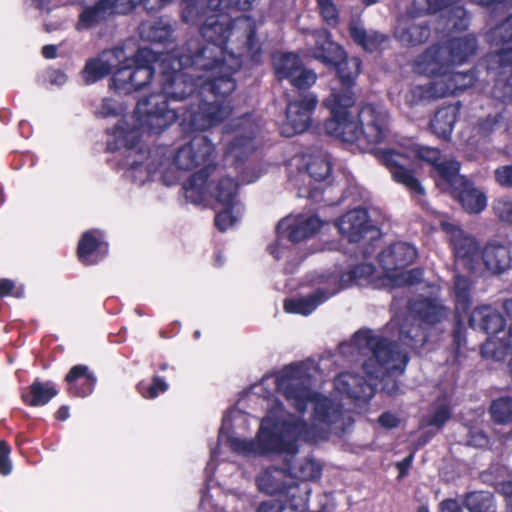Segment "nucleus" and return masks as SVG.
I'll use <instances>...</instances> for the list:
<instances>
[{
  "label": "nucleus",
  "mask_w": 512,
  "mask_h": 512,
  "mask_svg": "<svg viewBox=\"0 0 512 512\" xmlns=\"http://www.w3.org/2000/svg\"><path fill=\"white\" fill-rule=\"evenodd\" d=\"M471 287V282L464 276H456L455 277V295L457 302L463 306L465 309L469 303V291Z\"/></svg>",
  "instance_id": "603ef678"
},
{
  "label": "nucleus",
  "mask_w": 512,
  "mask_h": 512,
  "mask_svg": "<svg viewBox=\"0 0 512 512\" xmlns=\"http://www.w3.org/2000/svg\"><path fill=\"white\" fill-rule=\"evenodd\" d=\"M242 212V205L222 207L215 217V224L221 231H226L239 220Z\"/></svg>",
  "instance_id": "a18cd8bd"
},
{
  "label": "nucleus",
  "mask_w": 512,
  "mask_h": 512,
  "mask_svg": "<svg viewBox=\"0 0 512 512\" xmlns=\"http://www.w3.org/2000/svg\"><path fill=\"white\" fill-rule=\"evenodd\" d=\"M242 57H225L210 60L209 68L199 67L202 80L199 81L201 93L211 91L214 96H226L235 90V82L231 75L241 66Z\"/></svg>",
  "instance_id": "2eb2a0df"
},
{
  "label": "nucleus",
  "mask_w": 512,
  "mask_h": 512,
  "mask_svg": "<svg viewBox=\"0 0 512 512\" xmlns=\"http://www.w3.org/2000/svg\"><path fill=\"white\" fill-rule=\"evenodd\" d=\"M411 312L422 321L434 324L447 317V310L438 299L423 298L411 303Z\"/></svg>",
  "instance_id": "473e14b6"
},
{
  "label": "nucleus",
  "mask_w": 512,
  "mask_h": 512,
  "mask_svg": "<svg viewBox=\"0 0 512 512\" xmlns=\"http://www.w3.org/2000/svg\"><path fill=\"white\" fill-rule=\"evenodd\" d=\"M317 105V98L314 94L300 95L297 99L290 101L286 110V124L283 133L287 137L302 133L310 125L311 113Z\"/></svg>",
  "instance_id": "a211bd4d"
},
{
  "label": "nucleus",
  "mask_w": 512,
  "mask_h": 512,
  "mask_svg": "<svg viewBox=\"0 0 512 512\" xmlns=\"http://www.w3.org/2000/svg\"><path fill=\"white\" fill-rule=\"evenodd\" d=\"M232 113L229 102L204 101L199 97L180 111L179 120L194 131H206L218 126Z\"/></svg>",
  "instance_id": "4468645a"
},
{
  "label": "nucleus",
  "mask_w": 512,
  "mask_h": 512,
  "mask_svg": "<svg viewBox=\"0 0 512 512\" xmlns=\"http://www.w3.org/2000/svg\"><path fill=\"white\" fill-rule=\"evenodd\" d=\"M215 146L203 135L193 137L176 150L173 160L179 170L189 171L204 165V168L193 174L186 183L185 195L194 203H200L206 193V181L210 171L216 169L211 165Z\"/></svg>",
  "instance_id": "423d86ee"
},
{
  "label": "nucleus",
  "mask_w": 512,
  "mask_h": 512,
  "mask_svg": "<svg viewBox=\"0 0 512 512\" xmlns=\"http://www.w3.org/2000/svg\"><path fill=\"white\" fill-rule=\"evenodd\" d=\"M339 232L349 242H359L367 233H372L371 239L377 235L368 223V215L364 209H354L343 215L336 223Z\"/></svg>",
  "instance_id": "5701e85b"
},
{
  "label": "nucleus",
  "mask_w": 512,
  "mask_h": 512,
  "mask_svg": "<svg viewBox=\"0 0 512 512\" xmlns=\"http://www.w3.org/2000/svg\"><path fill=\"white\" fill-rule=\"evenodd\" d=\"M450 418V410L447 405L441 404L427 420L430 426L441 428Z\"/></svg>",
  "instance_id": "5fc2aeb1"
},
{
  "label": "nucleus",
  "mask_w": 512,
  "mask_h": 512,
  "mask_svg": "<svg viewBox=\"0 0 512 512\" xmlns=\"http://www.w3.org/2000/svg\"><path fill=\"white\" fill-rule=\"evenodd\" d=\"M160 178L168 186L175 184L178 180V176H177L176 172L170 171V170L161 171Z\"/></svg>",
  "instance_id": "e2e57ef3"
},
{
  "label": "nucleus",
  "mask_w": 512,
  "mask_h": 512,
  "mask_svg": "<svg viewBox=\"0 0 512 512\" xmlns=\"http://www.w3.org/2000/svg\"><path fill=\"white\" fill-rule=\"evenodd\" d=\"M99 230L85 232L78 244V256L85 264H93L96 261L89 260L94 253L104 255L107 252V244L101 241Z\"/></svg>",
  "instance_id": "f704fd0d"
},
{
  "label": "nucleus",
  "mask_w": 512,
  "mask_h": 512,
  "mask_svg": "<svg viewBox=\"0 0 512 512\" xmlns=\"http://www.w3.org/2000/svg\"><path fill=\"white\" fill-rule=\"evenodd\" d=\"M103 64L100 56L86 63L83 70V78L87 84L95 83L110 74L106 65Z\"/></svg>",
  "instance_id": "49530a36"
},
{
  "label": "nucleus",
  "mask_w": 512,
  "mask_h": 512,
  "mask_svg": "<svg viewBox=\"0 0 512 512\" xmlns=\"http://www.w3.org/2000/svg\"><path fill=\"white\" fill-rule=\"evenodd\" d=\"M330 66L336 68L340 81L345 86V88L336 90L340 92L350 91L349 87L360 73L361 60L357 57L344 59L343 55L335 64H330Z\"/></svg>",
  "instance_id": "e433bc0d"
},
{
  "label": "nucleus",
  "mask_w": 512,
  "mask_h": 512,
  "mask_svg": "<svg viewBox=\"0 0 512 512\" xmlns=\"http://www.w3.org/2000/svg\"><path fill=\"white\" fill-rule=\"evenodd\" d=\"M504 310H505L508 320L510 322L507 343H505V347L512 348V299L505 301Z\"/></svg>",
  "instance_id": "bf43d9fd"
},
{
  "label": "nucleus",
  "mask_w": 512,
  "mask_h": 512,
  "mask_svg": "<svg viewBox=\"0 0 512 512\" xmlns=\"http://www.w3.org/2000/svg\"><path fill=\"white\" fill-rule=\"evenodd\" d=\"M492 418L501 424L512 421V398L503 397L491 405Z\"/></svg>",
  "instance_id": "de8ad7c7"
},
{
  "label": "nucleus",
  "mask_w": 512,
  "mask_h": 512,
  "mask_svg": "<svg viewBox=\"0 0 512 512\" xmlns=\"http://www.w3.org/2000/svg\"><path fill=\"white\" fill-rule=\"evenodd\" d=\"M260 491L269 495L285 494L287 490L297 491V482L285 470L269 468L263 471L257 478Z\"/></svg>",
  "instance_id": "b1692460"
},
{
  "label": "nucleus",
  "mask_w": 512,
  "mask_h": 512,
  "mask_svg": "<svg viewBox=\"0 0 512 512\" xmlns=\"http://www.w3.org/2000/svg\"><path fill=\"white\" fill-rule=\"evenodd\" d=\"M412 459H413V455L410 454L404 460H402L401 462H399L397 464V468L399 470V476L400 477H403L407 473L408 469L411 466Z\"/></svg>",
  "instance_id": "774afa93"
},
{
  "label": "nucleus",
  "mask_w": 512,
  "mask_h": 512,
  "mask_svg": "<svg viewBox=\"0 0 512 512\" xmlns=\"http://www.w3.org/2000/svg\"><path fill=\"white\" fill-rule=\"evenodd\" d=\"M57 390L51 382H34L30 386V392L23 395V400L31 406H40L47 404L54 396Z\"/></svg>",
  "instance_id": "58836bf2"
},
{
  "label": "nucleus",
  "mask_w": 512,
  "mask_h": 512,
  "mask_svg": "<svg viewBox=\"0 0 512 512\" xmlns=\"http://www.w3.org/2000/svg\"><path fill=\"white\" fill-rule=\"evenodd\" d=\"M457 116L458 108L456 106L450 105L439 109L430 121L431 130L438 137L448 139L452 133Z\"/></svg>",
  "instance_id": "72a5a7b5"
},
{
  "label": "nucleus",
  "mask_w": 512,
  "mask_h": 512,
  "mask_svg": "<svg viewBox=\"0 0 512 512\" xmlns=\"http://www.w3.org/2000/svg\"><path fill=\"white\" fill-rule=\"evenodd\" d=\"M379 423L386 428H394L399 424V419L392 413H383L379 417Z\"/></svg>",
  "instance_id": "680f3d73"
},
{
  "label": "nucleus",
  "mask_w": 512,
  "mask_h": 512,
  "mask_svg": "<svg viewBox=\"0 0 512 512\" xmlns=\"http://www.w3.org/2000/svg\"><path fill=\"white\" fill-rule=\"evenodd\" d=\"M372 151L379 161L389 169L393 180L403 185L413 196L419 198L424 196L425 189L414 176L412 170L408 168L412 159H420L432 164L437 172V177H439L437 166L453 161H439V150L416 144L408 147L401 146L397 149L374 148Z\"/></svg>",
  "instance_id": "39448f33"
},
{
  "label": "nucleus",
  "mask_w": 512,
  "mask_h": 512,
  "mask_svg": "<svg viewBox=\"0 0 512 512\" xmlns=\"http://www.w3.org/2000/svg\"><path fill=\"white\" fill-rule=\"evenodd\" d=\"M474 35L453 37L446 42L430 46L414 62L418 74L447 73L450 68L465 63L477 50Z\"/></svg>",
  "instance_id": "6e6552de"
},
{
  "label": "nucleus",
  "mask_w": 512,
  "mask_h": 512,
  "mask_svg": "<svg viewBox=\"0 0 512 512\" xmlns=\"http://www.w3.org/2000/svg\"><path fill=\"white\" fill-rule=\"evenodd\" d=\"M374 267L371 264H360L355 266L347 273L340 276L334 273L322 274L319 276L320 284H329L331 293L335 294L341 289L351 287L353 285H365L374 281Z\"/></svg>",
  "instance_id": "412c9836"
},
{
  "label": "nucleus",
  "mask_w": 512,
  "mask_h": 512,
  "mask_svg": "<svg viewBox=\"0 0 512 512\" xmlns=\"http://www.w3.org/2000/svg\"><path fill=\"white\" fill-rule=\"evenodd\" d=\"M273 63L276 76L288 79L298 89H307L317 80L316 73L305 68L299 56L294 53L276 54Z\"/></svg>",
  "instance_id": "f3484780"
},
{
  "label": "nucleus",
  "mask_w": 512,
  "mask_h": 512,
  "mask_svg": "<svg viewBox=\"0 0 512 512\" xmlns=\"http://www.w3.org/2000/svg\"><path fill=\"white\" fill-rule=\"evenodd\" d=\"M66 80H67L66 75L61 71L55 70V71L51 72V74H50V81L52 84L61 86V85L65 84Z\"/></svg>",
  "instance_id": "338daca9"
},
{
  "label": "nucleus",
  "mask_w": 512,
  "mask_h": 512,
  "mask_svg": "<svg viewBox=\"0 0 512 512\" xmlns=\"http://www.w3.org/2000/svg\"><path fill=\"white\" fill-rule=\"evenodd\" d=\"M287 465L290 471L289 475L293 477L294 481L296 479L313 480L320 476L321 467L312 459L304 458L295 464H292L291 459H289L287 460Z\"/></svg>",
  "instance_id": "ea45409f"
},
{
  "label": "nucleus",
  "mask_w": 512,
  "mask_h": 512,
  "mask_svg": "<svg viewBox=\"0 0 512 512\" xmlns=\"http://www.w3.org/2000/svg\"><path fill=\"white\" fill-rule=\"evenodd\" d=\"M464 505L470 512H494L493 496L488 492L468 494Z\"/></svg>",
  "instance_id": "37998d69"
},
{
  "label": "nucleus",
  "mask_w": 512,
  "mask_h": 512,
  "mask_svg": "<svg viewBox=\"0 0 512 512\" xmlns=\"http://www.w3.org/2000/svg\"><path fill=\"white\" fill-rule=\"evenodd\" d=\"M490 209L498 222L512 226V196L500 195L493 198Z\"/></svg>",
  "instance_id": "79ce46f5"
},
{
  "label": "nucleus",
  "mask_w": 512,
  "mask_h": 512,
  "mask_svg": "<svg viewBox=\"0 0 512 512\" xmlns=\"http://www.w3.org/2000/svg\"><path fill=\"white\" fill-rule=\"evenodd\" d=\"M354 104L351 91L340 92L333 88L324 100V106L331 113V118L325 122L326 132L344 143H356L360 148L382 143L389 135L387 110L382 105L367 104L356 120L350 112Z\"/></svg>",
  "instance_id": "20e7f679"
},
{
  "label": "nucleus",
  "mask_w": 512,
  "mask_h": 512,
  "mask_svg": "<svg viewBox=\"0 0 512 512\" xmlns=\"http://www.w3.org/2000/svg\"><path fill=\"white\" fill-rule=\"evenodd\" d=\"M208 192L221 207L241 205L238 198V184L230 177H223L213 184H206L205 194Z\"/></svg>",
  "instance_id": "c85d7f7f"
},
{
  "label": "nucleus",
  "mask_w": 512,
  "mask_h": 512,
  "mask_svg": "<svg viewBox=\"0 0 512 512\" xmlns=\"http://www.w3.org/2000/svg\"><path fill=\"white\" fill-rule=\"evenodd\" d=\"M488 39L495 46L503 45L489 56L488 70L496 78L493 96L507 101L512 99V14L489 32Z\"/></svg>",
  "instance_id": "1a4fd4ad"
},
{
  "label": "nucleus",
  "mask_w": 512,
  "mask_h": 512,
  "mask_svg": "<svg viewBox=\"0 0 512 512\" xmlns=\"http://www.w3.org/2000/svg\"><path fill=\"white\" fill-rule=\"evenodd\" d=\"M349 30L352 39L366 51L372 52L386 41V37L383 34L376 31H366L357 24H352Z\"/></svg>",
  "instance_id": "4c0bfd02"
},
{
  "label": "nucleus",
  "mask_w": 512,
  "mask_h": 512,
  "mask_svg": "<svg viewBox=\"0 0 512 512\" xmlns=\"http://www.w3.org/2000/svg\"><path fill=\"white\" fill-rule=\"evenodd\" d=\"M469 324L472 328L482 330L492 336L503 332L505 320L496 309L482 305L472 311Z\"/></svg>",
  "instance_id": "393cba45"
},
{
  "label": "nucleus",
  "mask_w": 512,
  "mask_h": 512,
  "mask_svg": "<svg viewBox=\"0 0 512 512\" xmlns=\"http://www.w3.org/2000/svg\"><path fill=\"white\" fill-rule=\"evenodd\" d=\"M65 380L68 384V392L79 397H85L90 394L96 381L85 365L72 367Z\"/></svg>",
  "instance_id": "c756f323"
},
{
  "label": "nucleus",
  "mask_w": 512,
  "mask_h": 512,
  "mask_svg": "<svg viewBox=\"0 0 512 512\" xmlns=\"http://www.w3.org/2000/svg\"><path fill=\"white\" fill-rule=\"evenodd\" d=\"M459 170L460 164L457 161L438 165L436 185L456 197L466 212L479 214L487 206L486 194L460 175Z\"/></svg>",
  "instance_id": "9b49d317"
},
{
  "label": "nucleus",
  "mask_w": 512,
  "mask_h": 512,
  "mask_svg": "<svg viewBox=\"0 0 512 512\" xmlns=\"http://www.w3.org/2000/svg\"><path fill=\"white\" fill-rule=\"evenodd\" d=\"M319 11L327 22H336L338 11L332 0H317Z\"/></svg>",
  "instance_id": "6e6d98bb"
},
{
  "label": "nucleus",
  "mask_w": 512,
  "mask_h": 512,
  "mask_svg": "<svg viewBox=\"0 0 512 512\" xmlns=\"http://www.w3.org/2000/svg\"><path fill=\"white\" fill-rule=\"evenodd\" d=\"M260 120L251 114L232 118L224 127V154L227 158L241 160L257 147Z\"/></svg>",
  "instance_id": "f8f14e48"
},
{
  "label": "nucleus",
  "mask_w": 512,
  "mask_h": 512,
  "mask_svg": "<svg viewBox=\"0 0 512 512\" xmlns=\"http://www.w3.org/2000/svg\"><path fill=\"white\" fill-rule=\"evenodd\" d=\"M427 75L438 76L437 80L440 88L448 89V91L445 93V97L456 94L460 91H464L465 89L471 87L476 79L474 71H468L465 73L453 72V68H450L449 71L445 74L436 73Z\"/></svg>",
  "instance_id": "2f4dec72"
},
{
  "label": "nucleus",
  "mask_w": 512,
  "mask_h": 512,
  "mask_svg": "<svg viewBox=\"0 0 512 512\" xmlns=\"http://www.w3.org/2000/svg\"><path fill=\"white\" fill-rule=\"evenodd\" d=\"M430 30L422 20L407 16L398 20L395 28L396 38L404 45H418L428 39Z\"/></svg>",
  "instance_id": "a878e982"
},
{
  "label": "nucleus",
  "mask_w": 512,
  "mask_h": 512,
  "mask_svg": "<svg viewBox=\"0 0 512 512\" xmlns=\"http://www.w3.org/2000/svg\"><path fill=\"white\" fill-rule=\"evenodd\" d=\"M439 512H463L460 504L454 499L443 500L439 504Z\"/></svg>",
  "instance_id": "052dcab7"
},
{
  "label": "nucleus",
  "mask_w": 512,
  "mask_h": 512,
  "mask_svg": "<svg viewBox=\"0 0 512 512\" xmlns=\"http://www.w3.org/2000/svg\"><path fill=\"white\" fill-rule=\"evenodd\" d=\"M258 512H281V507L274 501H268L259 506Z\"/></svg>",
  "instance_id": "69168bd1"
},
{
  "label": "nucleus",
  "mask_w": 512,
  "mask_h": 512,
  "mask_svg": "<svg viewBox=\"0 0 512 512\" xmlns=\"http://www.w3.org/2000/svg\"><path fill=\"white\" fill-rule=\"evenodd\" d=\"M416 256V249L406 242H397L387 247L379 255V264L384 275L376 285L394 288L418 282L422 277L420 270H405Z\"/></svg>",
  "instance_id": "9d476101"
},
{
  "label": "nucleus",
  "mask_w": 512,
  "mask_h": 512,
  "mask_svg": "<svg viewBox=\"0 0 512 512\" xmlns=\"http://www.w3.org/2000/svg\"><path fill=\"white\" fill-rule=\"evenodd\" d=\"M331 172V163L326 154L313 156L306 164V169L300 171L295 179V183L304 184L299 187V196L307 197L318 201L320 188L312 185V181L321 182L325 180Z\"/></svg>",
  "instance_id": "6ab92c4d"
},
{
  "label": "nucleus",
  "mask_w": 512,
  "mask_h": 512,
  "mask_svg": "<svg viewBox=\"0 0 512 512\" xmlns=\"http://www.w3.org/2000/svg\"><path fill=\"white\" fill-rule=\"evenodd\" d=\"M448 89H442L438 85V80L427 84L415 85L405 95V101L409 105H414L422 100L438 99L445 97Z\"/></svg>",
  "instance_id": "c9c22d12"
},
{
  "label": "nucleus",
  "mask_w": 512,
  "mask_h": 512,
  "mask_svg": "<svg viewBox=\"0 0 512 512\" xmlns=\"http://www.w3.org/2000/svg\"><path fill=\"white\" fill-rule=\"evenodd\" d=\"M308 383L309 378L303 366L286 367L277 376L276 386L299 414L288 413L283 405L275 400L267 415L261 420L256 437L246 440L225 436L224 429L230 419L240 416L239 411H231L223 419L219 441L225 442L234 452L245 456L279 453L293 458L298 452L299 440L324 438L328 433L341 429V406L327 397L312 392L308 388Z\"/></svg>",
  "instance_id": "f257e3e1"
},
{
  "label": "nucleus",
  "mask_w": 512,
  "mask_h": 512,
  "mask_svg": "<svg viewBox=\"0 0 512 512\" xmlns=\"http://www.w3.org/2000/svg\"><path fill=\"white\" fill-rule=\"evenodd\" d=\"M103 61V65H106L109 73H111L114 69L121 68L122 66L132 62V59H129L125 49L123 47H114L109 50H104L99 54Z\"/></svg>",
  "instance_id": "c03bdc74"
},
{
  "label": "nucleus",
  "mask_w": 512,
  "mask_h": 512,
  "mask_svg": "<svg viewBox=\"0 0 512 512\" xmlns=\"http://www.w3.org/2000/svg\"><path fill=\"white\" fill-rule=\"evenodd\" d=\"M143 3L150 12L161 9L151 0H80L81 11L75 25L77 31L89 30L115 13H127L135 5Z\"/></svg>",
  "instance_id": "ddd939ff"
},
{
  "label": "nucleus",
  "mask_w": 512,
  "mask_h": 512,
  "mask_svg": "<svg viewBox=\"0 0 512 512\" xmlns=\"http://www.w3.org/2000/svg\"><path fill=\"white\" fill-rule=\"evenodd\" d=\"M153 76L149 65H134V60L115 71L113 87L120 93L129 94L146 86Z\"/></svg>",
  "instance_id": "aec40b11"
},
{
  "label": "nucleus",
  "mask_w": 512,
  "mask_h": 512,
  "mask_svg": "<svg viewBox=\"0 0 512 512\" xmlns=\"http://www.w3.org/2000/svg\"><path fill=\"white\" fill-rule=\"evenodd\" d=\"M118 111L117 103L112 99H103L98 114L102 117L115 115Z\"/></svg>",
  "instance_id": "4d7b16f0"
},
{
  "label": "nucleus",
  "mask_w": 512,
  "mask_h": 512,
  "mask_svg": "<svg viewBox=\"0 0 512 512\" xmlns=\"http://www.w3.org/2000/svg\"><path fill=\"white\" fill-rule=\"evenodd\" d=\"M310 493V489L307 485L300 487L297 484V491H289L284 494L288 498L289 507L294 510L304 509L308 502V495Z\"/></svg>",
  "instance_id": "8fccbe9b"
},
{
  "label": "nucleus",
  "mask_w": 512,
  "mask_h": 512,
  "mask_svg": "<svg viewBox=\"0 0 512 512\" xmlns=\"http://www.w3.org/2000/svg\"><path fill=\"white\" fill-rule=\"evenodd\" d=\"M499 119H500L499 115L488 116L487 118L482 120L479 124L481 131L485 134L491 133L492 131H494V129L499 124Z\"/></svg>",
  "instance_id": "13d9d810"
},
{
  "label": "nucleus",
  "mask_w": 512,
  "mask_h": 512,
  "mask_svg": "<svg viewBox=\"0 0 512 512\" xmlns=\"http://www.w3.org/2000/svg\"><path fill=\"white\" fill-rule=\"evenodd\" d=\"M343 354L366 356L363 369L369 379L345 372L334 380L335 389L350 399L367 401L374 393V379L384 378L387 374H401L408 362L407 353L397 345L371 331L360 330L349 343L340 346Z\"/></svg>",
  "instance_id": "7ed1b4c3"
},
{
  "label": "nucleus",
  "mask_w": 512,
  "mask_h": 512,
  "mask_svg": "<svg viewBox=\"0 0 512 512\" xmlns=\"http://www.w3.org/2000/svg\"><path fill=\"white\" fill-rule=\"evenodd\" d=\"M186 57L193 56L188 53L170 54L161 60V90L140 99L134 115L129 117L143 131L158 134L173 125L180 118V109L172 104L184 101L199 88L203 77L199 66L186 63Z\"/></svg>",
  "instance_id": "f03ea898"
},
{
  "label": "nucleus",
  "mask_w": 512,
  "mask_h": 512,
  "mask_svg": "<svg viewBox=\"0 0 512 512\" xmlns=\"http://www.w3.org/2000/svg\"><path fill=\"white\" fill-rule=\"evenodd\" d=\"M510 263L511 253L507 246L498 242L485 246L481 255V267L484 266L491 273L498 274L509 268Z\"/></svg>",
  "instance_id": "bb28decb"
},
{
  "label": "nucleus",
  "mask_w": 512,
  "mask_h": 512,
  "mask_svg": "<svg viewBox=\"0 0 512 512\" xmlns=\"http://www.w3.org/2000/svg\"><path fill=\"white\" fill-rule=\"evenodd\" d=\"M313 37L316 45L314 57L326 66L335 64L343 56V50L330 40L327 30L315 31Z\"/></svg>",
  "instance_id": "7c9ffc66"
},
{
  "label": "nucleus",
  "mask_w": 512,
  "mask_h": 512,
  "mask_svg": "<svg viewBox=\"0 0 512 512\" xmlns=\"http://www.w3.org/2000/svg\"><path fill=\"white\" fill-rule=\"evenodd\" d=\"M168 389V384L159 377H154L152 383L141 382L138 385L139 393L149 399L156 398L159 393H163Z\"/></svg>",
  "instance_id": "3c124183"
},
{
  "label": "nucleus",
  "mask_w": 512,
  "mask_h": 512,
  "mask_svg": "<svg viewBox=\"0 0 512 512\" xmlns=\"http://www.w3.org/2000/svg\"><path fill=\"white\" fill-rule=\"evenodd\" d=\"M135 123L127 118L119 120L108 141V149L111 151L126 149L125 177L136 184L143 185L157 173V168L154 159H148L143 151L134 149L141 136L140 130H143L138 123L137 125Z\"/></svg>",
  "instance_id": "0eeeda50"
},
{
  "label": "nucleus",
  "mask_w": 512,
  "mask_h": 512,
  "mask_svg": "<svg viewBox=\"0 0 512 512\" xmlns=\"http://www.w3.org/2000/svg\"><path fill=\"white\" fill-rule=\"evenodd\" d=\"M399 339L411 348H417L425 342V334L418 326L407 328L402 325L399 330Z\"/></svg>",
  "instance_id": "09e8293b"
},
{
  "label": "nucleus",
  "mask_w": 512,
  "mask_h": 512,
  "mask_svg": "<svg viewBox=\"0 0 512 512\" xmlns=\"http://www.w3.org/2000/svg\"><path fill=\"white\" fill-rule=\"evenodd\" d=\"M440 225L450 237L457 263L472 272L480 271L482 253L476 240L455 223L443 220Z\"/></svg>",
  "instance_id": "dca6fc26"
},
{
  "label": "nucleus",
  "mask_w": 512,
  "mask_h": 512,
  "mask_svg": "<svg viewBox=\"0 0 512 512\" xmlns=\"http://www.w3.org/2000/svg\"><path fill=\"white\" fill-rule=\"evenodd\" d=\"M172 33L170 24L164 19L142 24L141 36L152 42H165Z\"/></svg>",
  "instance_id": "a19ab883"
},
{
  "label": "nucleus",
  "mask_w": 512,
  "mask_h": 512,
  "mask_svg": "<svg viewBox=\"0 0 512 512\" xmlns=\"http://www.w3.org/2000/svg\"><path fill=\"white\" fill-rule=\"evenodd\" d=\"M494 178L499 186L512 188V165H503L495 169Z\"/></svg>",
  "instance_id": "864d4df0"
},
{
  "label": "nucleus",
  "mask_w": 512,
  "mask_h": 512,
  "mask_svg": "<svg viewBox=\"0 0 512 512\" xmlns=\"http://www.w3.org/2000/svg\"><path fill=\"white\" fill-rule=\"evenodd\" d=\"M14 287L15 285L13 281L9 279H0V297L11 294Z\"/></svg>",
  "instance_id": "0e129e2a"
},
{
  "label": "nucleus",
  "mask_w": 512,
  "mask_h": 512,
  "mask_svg": "<svg viewBox=\"0 0 512 512\" xmlns=\"http://www.w3.org/2000/svg\"><path fill=\"white\" fill-rule=\"evenodd\" d=\"M325 289H319L315 293L294 299H288L284 303V309L288 313H297L301 315H309L312 313L320 304L325 302L330 296L331 286L324 284Z\"/></svg>",
  "instance_id": "cd10ccee"
},
{
  "label": "nucleus",
  "mask_w": 512,
  "mask_h": 512,
  "mask_svg": "<svg viewBox=\"0 0 512 512\" xmlns=\"http://www.w3.org/2000/svg\"><path fill=\"white\" fill-rule=\"evenodd\" d=\"M320 226L321 221L316 216H289L279 222L277 233L279 239L287 238L291 242H299L313 235Z\"/></svg>",
  "instance_id": "4be33fe9"
}]
</instances>
